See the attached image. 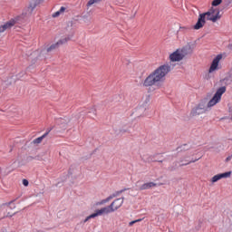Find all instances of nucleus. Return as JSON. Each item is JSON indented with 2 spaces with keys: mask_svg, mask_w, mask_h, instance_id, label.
<instances>
[{
  "mask_svg": "<svg viewBox=\"0 0 232 232\" xmlns=\"http://www.w3.org/2000/svg\"><path fill=\"white\" fill-rule=\"evenodd\" d=\"M224 93H226V86L218 88L210 101L208 98L201 100L200 102L191 110L190 117L204 115L209 108L215 106L218 102H220V99H222Z\"/></svg>",
  "mask_w": 232,
  "mask_h": 232,
  "instance_id": "f257e3e1",
  "label": "nucleus"
},
{
  "mask_svg": "<svg viewBox=\"0 0 232 232\" xmlns=\"http://www.w3.org/2000/svg\"><path fill=\"white\" fill-rule=\"evenodd\" d=\"M173 68L169 64H163L152 72L141 83L144 88L157 86L160 82H164L165 77L171 72Z\"/></svg>",
  "mask_w": 232,
  "mask_h": 232,
  "instance_id": "f03ea898",
  "label": "nucleus"
},
{
  "mask_svg": "<svg viewBox=\"0 0 232 232\" xmlns=\"http://www.w3.org/2000/svg\"><path fill=\"white\" fill-rule=\"evenodd\" d=\"M72 37H73V33H72L67 37L59 40L57 43L53 44L48 48H44L41 51H39V50L34 51L31 54V59H32L33 64H35V63H37V61H39V59L46 60V55H48V53H50V52H53V50H57V48H59V46H61V44H66L68 43V41H72Z\"/></svg>",
  "mask_w": 232,
  "mask_h": 232,
  "instance_id": "7ed1b4c3",
  "label": "nucleus"
},
{
  "mask_svg": "<svg viewBox=\"0 0 232 232\" xmlns=\"http://www.w3.org/2000/svg\"><path fill=\"white\" fill-rule=\"evenodd\" d=\"M197 48V44L195 42H188L182 48L177 49L174 53L169 54V60L171 63H179L188 55H191L193 53V50Z\"/></svg>",
  "mask_w": 232,
  "mask_h": 232,
  "instance_id": "20e7f679",
  "label": "nucleus"
},
{
  "mask_svg": "<svg viewBox=\"0 0 232 232\" xmlns=\"http://www.w3.org/2000/svg\"><path fill=\"white\" fill-rule=\"evenodd\" d=\"M122 204H124V198H119L115 199L111 205L98 209L95 211V213L88 216L83 222L86 223L88 222V220L95 218V217H99L101 215H108L110 213H113V211H117V209H119V208H121Z\"/></svg>",
  "mask_w": 232,
  "mask_h": 232,
  "instance_id": "39448f33",
  "label": "nucleus"
},
{
  "mask_svg": "<svg viewBox=\"0 0 232 232\" xmlns=\"http://www.w3.org/2000/svg\"><path fill=\"white\" fill-rule=\"evenodd\" d=\"M220 61H222V54H218L211 63V65L208 69V73L205 75L206 81H209L211 79L209 73H213V72L216 70H220V67L218 66V63H220Z\"/></svg>",
  "mask_w": 232,
  "mask_h": 232,
  "instance_id": "423d86ee",
  "label": "nucleus"
},
{
  "mask_svg": "<svg viewBox=\"0 0 232 232\" xmlns=\"http://www.w3.org/2000/svg\"><path fill=\"white\" fill-rule=\"evenodd\" d=\"M58 124L62 130H68V128H73V124H75V119L70 118H60L58 120Z\"/></svg>",
  "mask_w": 232,
  "mask_h": 232,
  "instance_id": "0eeeda50",
  "label": "nucleus"
},
{
  "mask_svg": "<svg viewBox=\"0 0 232 232\" xmlns=\"http://www.w3.org/2000/svg\"><path fill=\"white\" fill-rule=\"evenodd\" d=\"M201 14H203L205 18L207 17V21H212V23H217L218 19L222 17V14H220V11H218V14H216L215 15H211L209 10L208 12L202 13Z\"/></svg>",
  "mask_w": 232,
  "mask_h": 232,
  "instance_id": "6e6552de",
  "label": "nucleus"
},
{
  "mask_svg": "<svg viewBox=\"0 0 232 232\" xmlns=\"http://www.w3.org/2000/svg\"><path fill=\"white\" fill-rule=\"evenodd\" d=\"M204 24H206V18L202 14H199L198 22L194 25V30H200V28H204Z\"/></svg>",
  "mask_w": 232,
  "mask_h": 232,
  "instance_id": "1a4fd4ad",
  "label": "nucleus"
},
{
  "mask_svg": "<svg viewBox=\"0 0 232 232\" xmlns=\"http://www.w3.org/2000/svg\"><path fill=\"white\" fill-rule=\"evenodd\" d=\"M13 26H15L14 21L9 20L4 25L0 26V34H3V32H6V30L12 29Z\"/></svg>",
  "mask_w": 232,
  "mask_h": 232,
  "instance_id": "9d476101",
  "label": "nucleus"
},
{
  "mask_svg": "<svg viewBox=\"0 0 232 232\" xmlns=\"http://www.w3.org/2000/svg\"><path fill=\"white\" fill-rule=\"evenodd\" d=\"M157 187V183L148 182L141 185L139 188L140 191H144V189H151V188Z\"/></svg>",
  "mask_w": 232,
  "mask_h": 232,
  "instance_id": "9b49d317",
  "label": "nucleus"
},
{
  "mask_svg": "<svg viewBox=\"0 0 232 232\" xmlns=\"http://www.w3.org/2000/svg\"><path fill=\"white\" fill-rule=\"evenodd\" d=\"M45 0H32L30 3V8L32 10V12H34V10H35V8H37V6H39V5H43V3Z\"/></svg>",
  "mask_w": 232,
  "mask_h": 232,
  "instance_id": "f8f14e48",
  "label": "nucleus"
},
{
  "mask_svg": "<svg viewBox=\"0 0 232 232\" xmlns=\"http://www.w3.org/2000/svg\"><path fill=\"white\" fill-rule=\"evenodd\" d=\"M52 130H49L47 132H45L43 136L36 138L33 140V144H41L43 142V139H45V137H48V133H50Z\"/></svg>",
  "mask_w": 232,
  "mask_h": 232,
  "instance_id": "ddd939ff",
  "label": "nucleus"
},
{
  "mask_svg": "<svg viewBox=\"0 0 232 232\" xmlns=\"http://www.w3.org/2000/svg\"><path fill=\"white\" fill-rule=\"evenodd\" d=\"M220 82H223L225 86H229L232 83V74L227 75L224 79L220 80Z\"/></svg>",
  "mask_w": 232,
  "mask_h": 232,
  "instance_id": "4468645a",
  "label": "nucleus"
},
{
  "mask_svg": "<svg viewBox=\"0 0 232 232\" xmlns=\"http://www.w3.org/2000/svg\"><path fill=\"white\" fill-rule=\"evenodd\" d=\"M101 1H102V0H89L88 3L86 4L87 11L92 12L90 10V6H93V5L99 4V3H101Z\"/></svg>",
  "mask_w": 232,
  "mask_h": 232,
  "instance_id": "2eb2a0df",
  "label": "nucleus"
},
{
  "mask_svg": "<svg viewBox=\"0 0 232 232\" xmlns=\"http://www.w3.org/2000/svg\"><path fill=\"white\" fill-rule=\"evenodd\" d=\"M189 148H190L189 145L183 144V145L178 147L176 149V151H178V153H180L181 151H188V150H189Z\"/></svg>",
  "mask_w": 232,
  "mask_h": 232,
  "instance_id": "dca6fc26",
  "label": "nucleus"
},
{
  "mask_svg": "<svg viewBox=\"0 0 232 232\" xmlns=\"http://www.w3.org/2000/svg\"><path fill=\"white\" fill-rule=\"evenodd\" d=\"M208 11L210 12V15L213 16V15H217V14H218V12H220V9L211 7L210 9H208Z\"/></svg>",
  "mask_w": 232,
  "mask_h": 232,
  "instance_id": "f3484780",
  "label": "nucleus"
},
{
  "mask_svg": "<svg viewBox=\"0 0 232 232\" xmlns=\"http://www.w3.org/2000/svg\"><path fill=\"white\" fill-rule=\"evenodd\" d=\"M229 177H231V171L219 174L220 179H227Z\"/></svg>",
  "mask_w": 232,
  "mask_h": 232,
  "instance_id": "a211bd4d",
  "label": "nucleus"
},
{
  "mask_svg": "<svg viewBox=\"0 0 232 232\" xmlns=\"http://www.w3.org/2000/svg\"><path fill=\"white\" fill-rule=\"evenodd\" d=\"M114 197H117V195L113 194L112 196H110L107 198L102 199L100 204H106V202H110L111 198H114Z\"/></svg>",
  "mask_w": 232,
  "mask_h": 232,
  "instance_id": "6ab92c4d",
  "label": "nucleus"
},
{
  "mask_svg": "<svg viewBox=\"0 0 232 232\" xmlns=\"http://www.w3.org/2000/svg\"><path fill=\"white\" fill-rule=\"evenodd\" d=\"M220 174L215 175L212 179H211V182L215 183V182H218V180H220Z\"/></svg>",
  "mask_w": 232,
  "mask_h": 232,
  "instance_id": "aec40b11",
  "label": "nucleus"
},
{
  "mask_svg": "<svg viewBox=\"0 0 232 232\" xmlns=\"http://www.w3.org/2000/svg\"><path fill=\"white\" fill-rule=\"evenodd\" d=\"M13 81H15V79H14V77H11V78H9L7 81H5L4 82V84L5 85V86H10V84H12V82Z\"/></svg>",
  "mask_w": 232,
  "mask_h": 232,
  "instance_id": "412c9836",
  "label": "nucleus"
},
{
  "mask_svg": "<svg viewBox=\"0 0 232 232\" xmlns=\"http://www.w3.org/2000/svg\"><path fill=\"white\" fill-rule=\"evenodd\" d=\"M7 215L2 217V218H5V217H14V215L19 213V211L15 210L14 213H11L8 209H6Z\"/></svg>",
  "mask_w": 232,
  "mask_h": 232,
  "instance_id": "4be33fe9",
  "label": "nucleus"
},
{
  "mask_svg": "<svg viewBox=\"0 0 232 232\" xmlns=\"http://www.w3.org/2000/svg\"><path fill=\"white\" fill-rule=\"evenodd\" d=\"M219 5H222V0H213L212 1V6H218Z\"/></svg>",
  "mask_w": 232,
  "mask_h": 232,
  "instance_id": "5701e85b",
  "label": "nucleus"
},
{
  "mask_svg": "<svg viewBox=\"0 0 232 232\" xmlns=\"http://www.w3.org/2000/svg\"><path fill=\"white\" fill-rule=\"evenodd\" d=\"M22 19L21 16H16L15 18L11 19V21H14V24H17Z\"/></svg>",
  "mask_w": 232,
  "mask_h": 232,
  "instance_id": "b1692460",
  "label": "nucleus"
},
{
  "mask_svg": "<svg viewBox=\"0 0 232 232\" xmlns=\"http://www.w3.org/2000/svg\"><path fill=\"white\" fill-rule=\"evenodd\" d=\"M197 160H198V159H197V160H190V161H188V162H187V163H182V164H180L179 166H180V167H182V166H188V164H191V163H193V162H197Z\"/></svg>",
  "mask_w": 232,
  "mask_h": 232,
  "instance_id": "393cba45",
  "label": "nucleus"
},
{
  "mask_svg": "<svg viewBox=\"0 0 232 232\" xmlns=\"http://www.w3.org/2000/svg\"><path fill=\"white\" fill-rule=\"evenodd\" d=\"M137 222H142V219L140 218V219H136V220L130 221L129 223V226H133V224H137Z\"/></svg>",
  "mask_w": 232,
  "mask_h": 232,
  "instance_id": "a878e982",
  "label": "nucleus"
},
{
  "mask_svg": "<svg viewBox=\"0 0 232 232\" xmlns=\"http://www.w3.org/2000/svg\"><path fill=\"white\" fill-rule=\"evenodd\" d=\"M59 15H61V12L57 11L52 14V17L55 18V17H59Z\"/></svg>",
  "mask_w": 232,
  "mask_h": 232,
  "instance_id": "bb28decb",
  "label": "nucleus"
},
{
  "mask_svg": "<svg viewBox=\"0 0 232 232\" xmlns=\"http://www.w3.org/2000/svg\"><path fill=\"white\" fill-rule=\"evenodd\" d=\"M12 204H14V201H10V202L8 203V208H9V209H15V205H13V207H10V206H12Z\"/></svg>",
  "mask_w": 232,
  "mask_h": 232,
  "instance_id": "cd10ccee",
  "label": "nucleus"
},
{
  "mask_svg": "<svg viewBox=\"0 0 232 232\" xmlns=\"http://www.w3.org/2000/svg\"><path fill=\"white\" fill-rule=\"evenodd\" d=\"M72 26H73V21H69L67 23V28H72Z\"/></svg>",
  "mask_w": 232,
  "mask_h": 232,
  "instance_id": "c85d7f7f",
  "label": "nucleus"
},
{
  "mask_svg": "<svg viewBox=\"0 0 232 232\" xmlns=\"http://www.w3.org/2000/svg\"><path fill=\"white\" fill-rule=\"evenodd\" d=\"M28 184H30V182H28V179H23V185L26 187H28Z\"/></svg>",
  "mask_w": 232,
  "mask_h": 232,
  "instance_id": "c756f323",
  "label": "nucleus"
},
{
  "mask_svg": "<svg viewBox=\"0 0 232 232\" xmlns=\"http://www.w3.org/2000/svg\"><path fill=\"white\" fill-rule=\"evenodd\" d=\"M93 113L94 115H97V111L94 109V108H92V109H91V111H89V113Z\"/></svg>",
  "mask_w": 232,
  "mask_h": 232,
  "instance_id": "7c9ffc66",
  "label": "nucleus"
},
{
  "mask_svg": "<svg viewBox=\"0 0 232 232\" xmlns=\"http://www.w3.org/2000/svg\"><path fill=\"white\" fill-rule=\"evenodd\" d=\"M179 30L184 31V30H189V27H186V26H180Z\"/></svg>",
  "mask_w": 232,
  "mask_h": 232,
  "instance_id": "2f4dec72",
  "label": "nucleus"
},
{
  "mask_svg": "<svg viewBox=\"0 0 232 232\" xmlns=\"http://www.w3.org/2000/svg\"><path fill=\"white\" fill-rule=\"evenodd\" d=\"M148 102H150V96H146L144 103L148 104Z\"/></svg>",
  "mask_w": 232,
  "mask_h": 232,
  "instance_id": "473e14b6",
  "label": "nucleus"
},
{
  "mask_svg": "<svg viewBox=\"0 0 232 232\" xmlns=\"http://www.w3.org/2000/svg\"><path fill=\"white\" fill-rule=\"evenodd\" d=\"M124 191H126V188L121 189V190L116 192V197H117V195H121V193H124Z\"/></svg>",
  "mask_w": 232,
  "mask_h": 232,
  "instance_id": "72a5a7b5",
  "label": "nucleus"
},
{
  "mask_svg": "<svg viewBox=\"0 0 232 232\" xmlns=\"http://www.w3.org/2000/svg\"><path fill=\"white\" fill-rule=\"evenodd\" d=\"M225 3H227V5L229 6V5H232V0H225Z\"/></svg>",
  "mask_w": 232,
  "mask_h": 232,
  "instance_id": "f704fd0d",
  "label": "nucleus"
},
{
  "mask_svg": "<svg viewBox=\"0 0 232 232\" xmlns=\"http://www.w3.org/2000/svg\"><path fill=\"white\" fill-rule=\"evenodd\" d=\"M64 10H66V7H61L60 8V10H59V12H60V14H63V12H64Z\"/></svg>",
  "mask_w": 232,
  "mask_h": 232,
  "instance_id": "c9c22d12",
  "label": "nucleus"
},
{
  "mask_svg": "<svg viewBox=\"0 0 232 232\" xmlns=\"http://www.w3.org/2000/svg\"><path fill=\"white\" fill-rule=\"evenodd\" d=\"M140 110H141V107H138V108L136 109V111H135V113H139Z\"/></svg>",
  "mask_w": 232,
  "mask_h": 232,
  "instance_id": "e433bc0d",
  "label": "nucleus"
},
{
  "mask_svg": "<svg viewBox=\"0 0 232 232\" xmlns=\"http://www.w3.org/2000/svg\"><path fill=\"white\" fill-rule=\"evenodd\" d=\"M229 160H231V156H228V157L226 159V162H229Z\"/></svg>",
  "mask_w": 232,
  "mask_h": 232,
  "instance_id": "4c0bfd02",
  "label": "nucleus"
},
{
  "mask_svg": "<svg viewBox=\"0 0 232 232\" xmlns=\"http://www.w3.org/2000/svg\"><path fill=\"white\" fill-rule=\"evenodd\" d=\"M169 171H175V168L169 167Z\"/></svg>",
  "mask_w": 232,
  "mask_h": 232,
  "instance_id": "58836bf2",
  "label": "nucleus"
},
{
  "mask_svg": "<svg viewBox=\"0 0 232 232\" xmlns=\"http://www.w3.org/2000/svg\"><path fill=\"white\" fill-rule=\"evenodd\" d=\"M13 150H14V149H13V148H11V150H9V152H10V153H12Z\"/></svg>",
  "mask_w": 232,
  "mask_h": 232,
  "instance_id": "ea45409f",
  "label": "nucleus"
},
{
  "mask_svg": "<svg viewBox=\"0 0 232 232\" xmlns=\"http://www.w3.org/2000/svg\"><path fill=\"white\" fill-rule=\"evenodd\" d=\"M229 111L232 112V109L231 108H229Z\"/></svg>",
  "mask_w": 232,
  "mask_h": 232,
  "instance_id": "a19ab883",
  "label": "nucleus"
},
{
  "mask_svg": "<svg viewBox=\"0 0 232 232\" xmlns=\"http://www.w3.org/2000/svg\"><path fill=\"white\" fill-rule=\"evenodd\" d=\"M146 109H141V111H144Z\"/></svg>",
  "mask_w": 232,
  "mask_h": 232,
  "instance_id": "79ce46f5",
  "label": "nucleus"
},
{
  "mask_svg": "<svg viewBox=\"0 0 232 232\" xmlns=\"http://www.w3.org/2000/svg\"><path fill=\"white\" fill-rule=\"evenodd\" d=\"M229 48H232V45H228Z\"/></svg>",
  "mask_w": 232,
  "mask_h": 232,
  "instance_id": "37998d69",
  "label": "nucleus"
},
{
  "mask_svg": "<svg viewBox=\"0 0 232 232\" xmlns=\"http://www.w3.org/2000/svg\"><path fill=\"white\" fill-rule=\"evenodd\" d=\"M158 162H162V160H158Z\"/></svg>",
  "mask_w": 232,
  "mask_h": 232,
  "instance_id": "c03bdc74",
  "label": "nucleus"
},
{
  "mask_svg": "<svg viewBox=\"0 0 232 232\" xmlns=\"http://www.w3.org/2000/svg\"><path fill=\"white\" fill-rule=\"evenodd\" d=\"M5 175H8V173H5Z\"/></svg>",
  "mask_w": 232,
  "mask_h": 232,
  "instance_id": "a18cd8bd",
  "label": "nucleus"
}]
</instances>
